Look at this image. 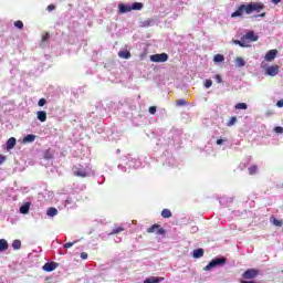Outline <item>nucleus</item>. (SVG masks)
Segmentation results:
<instances>
[{
    "mask_svg": "<svg viewBox=\"0 0 283 283\" xmlns=\"http://www.w3.org/2000/svg\"><path fill=\"white\" fill-rule=\"evenodd\" d=\"M265 6L263 2H250L248 4H240L235 12L231 14L232 19L235 17H243V14H253V12H262Z\"/></svg>",
    "mask_w": 283,
    "mask_h": 283,
    "instance_id": "obj_1",
    "label": "nucleus"
},
{
    "mask_svg": "<svg viewBox=\"0 0 283 283\" xmlns=\"http://www.w3.org/2000/svg\"><path fill=\"white\" fill-rule=\"evenodd\" d=\"M227 264V258H217L209 262L208 265L205 266V271H211V269H216V266H224Z\"/></svg>",
    "mask_w": 283,
    "mask_h": 283,
    "instance_id": "obj_2",
    "label": "nucleus"
},
{
    "mask_svg": "<svg viewBox=\"0 0 283 283\" xmlns=\"http://www.w3.org/2000/svg\"><path fill=\"white\" fill-rule=\"evenodd\" d=\"M72 171L74 176H77V178H87V176H90L87 169L82 165L73 166Z\"/></svg>",
    "mask_w": 283,
    "mask_h": 283,
    "instance_id": "obj_3",
    "label": "nucleus"
},
{
    "mask_svg": "<svg viewBox=\"0 0 283 283\" xmlns=\"http://www.w3.org/2000/svg\"><path fill=\"white\" fill-rule=\"evenodd\" d=\"M150 61L153 63H167V61H169V55L167 53L153 54L150 55Z\"/></svg>",
    "mask_w": 283,
    "mask_h": 283,
    "instance_id": "obj_4",
    "label": "nucleus"
},
{
    "mask_svg": "<svg viewBox=\"0 0 283 283\" xmlns=\"http://www.w3.org/2000/svg\"><path fill=\"white\" fill-rule=\"evenodd\" d=\"M260 275V270L258 269H248L244 273H242L243 280H255Z\"/></svg>",
    "mask_w": 283,
    "mask_h": 283,
    "instance_id": "obj_5",
    "label": "nucleus"
},
{
    "mask_svg": "<svg viewBox=\"0 0 283 283\" xmlns=\"http://www.w3.org/2000/svg\"><path fill=\"white\" fill-rule=\"evenodd\" d=\"M147 233H157V235H165L167 231L160 227V224L155 223L150 228L147 229Z\"/></svg>",
    "mask_w": 283,
    "mask_h": 283,
    "instance_id": "obj_6",
    "label": "nucleus"
},
{
    "mask_svg": "<svg viewBox=\"0 0 283 283\" xmlns=\"http://www.w3.org/2000/svg\"><path fill=\"white\" fill-rule=\"evenodd\" d=\"M259 36L255 35V32L248 31L242 38V41H249L250 43L258 41Z\"/></svg>",
    "mask_w": 283,
    "mask_h": 283,
    "instance_id": "obj_7",
    "label": "nucleus"
},
{
    "mask_svg": "<svg viewBox=\"0 0 283 283\" xmlns=\"http://www.w3.org/2000/svg\"><path fill=\"white\" fill-rule=\"evenodd\" d=\"M265 74H268V76H277V74H280V66L279 65L268 66L265 70Z\"/></svg>",
    "mask_w": 283,
    "mask_h": 283,
    "instance_id": "obj_8",
    "label": "nucleus"
},
{
    "mask_svg": "<svg viewBox=\"0 0 283 283\" xmlns=\"http://www.w3.org/2000/svg\"><path fill=\"white\" fill-rule=\"evenodd\" d=\"M59 266V263L56 262H48L45 263L42 269L43 271H45L46 273H52V271H55V269Z\"/></svg>",
    "mask_w": 283,
    "mask_h": 283,
    "instance_id": "obj_9",
    "label": "nucleus"
},
{
    "mask_svg": "<svg viewBox=\"0 0 283 283\" xmlns=\"http://www.w3.org/2000/svg\"><path fill=\"white\" fill-rule=\"evenodd\" d=\"M277 56V50L273 49V50H270L268 51V53L265 54V61H275Z\"/></svg>",
    "mask_w": 283,
    "mask_h": 283,
    "instance_id": "obj_10",
    "label": "nucleus"
},
{
    "mask_svg": "<svg viewBox=\"0 0 283 283\" xmlns=\"http://www.w3.org/2000/svg\"><path fill=\"white\" fill-rule=\"evenodd\" d=\"M36 117L40 123H45L48 120V113L45 111H39Z\"/></svg>",
    "mask_w": 283,
    "mask_h": 283,
    "instance_id": "obj_11",
    "label": "nucleus"
},
{
    "mask_svg": "<svg viewBox=\"0 0 283 283\" xmlns=\"http://www.w3.org/2000/svg\"><path fill=\"white\" fill-rule=\"evenodd\" d=\"M17 145V138L14 137H10L8 140H7V149L8 151H10V149H14V146Z\"/></svg>",
    "mask_w": 283,
    "mask_h": 283,
    "instance_id": "obj_12",
    "label": "nucleus"
},
{
    "mask_svg": "<svg viewBox=\"0 0 283 283\" xmlns=\"http://www.w3.org/2000/svg\"><path fill=\"white\" fill-rule=\"evenodd\" d=\"M119 14H127V12H132V7L126 4H119Z\"/></svg>",
    "mask_w": 283,
    "mask_h": 283,
    "instance_id": "obj_13",
    "label": "nucleus"
},
{
    "mask_svg": "<svg viewBox=\"0 0 283 283\" xmlns=\"http://www.w3.org/2000/svg\"><path fill=\"white\" fill-rule=\"evenodd\" d=\"M10 245L8 244V241L6 239H0V253H3V251H8V248Z\"/></svg>",
    "mask_w": 283,
    "mask_h": 283,
    "instance_id": "obj_14",
    "label": "nucleus"
},
{
    "mask_svg": "<svg viewBox=\"0 0 283 283\" xmlns=\"http://www.w3.org/2000/svg\"><path fill=\"white\" fill-rule=\"evenodd\" d=\"M119 59H132V53L127 50H122L118 52Z\"/></svg>",
    "mask_w": 283,
    "mask_h": 283,
    "instance_id": "obj_15",
    "label": "nucleus"
},
{
    "mask_svg": "<svg viewBox=\"0 0 283 283\" xmlns=\"http://www.w3.org/2000/svg\"><path fill=\"white\" fill-rule=\"evenodd\" d=\"M20 213H22V216H27V213H30V202H27L22 207H20Z\"/></svg>",
    "mask_w": 283,
    "mask_h": 283,
    "instance_id": "obj_16",
    "label": "nucleus"
},
{
    "mask_svg": "<svg viewBox=\"0 0 283 283\" xmlns=\"http://www.w3.org/2000/svg\"><path fill=\"white\" fill-rule=\"evenodd\" d=\"M59 214V210L54 207H51L46 211V216H50V218H54V216Z\"/></svg>",
    "mask_w": 283,
    "mask_h": 283,
    "instance_id": "obj_17",
    "label": "nucleus"
},
{
    "mask_svg": "<svg viewBox=\"0 0 283 283\" xmlns=\"http://www.w3.org/2000/svg\"><path fill=\"white\" fill-rule=\"evenodd\" d=\"M234 63H235L237 67H244L247 65V62H244V59H242V57H237L234 60Z\"/></svg>",
    "mask_w": 283,
    "mask_h": 283,
    "instance_id": "obj_18",
    "label": "nucleus"
},
{
    "mask_svg": "<svg viewBox=\"0 0 283 283\" xmlns=\"http://www.w3.org/2000/svg\"><path fill=\"white\" fill-rule=\"evenodd\" d=\"M202 255H205V250L199 248L193 251L192 258L198 259V258H202Z\"/></svg>",
    "mask_w": 283,
    "mask_h": 283,
    "instance_id": "obj_19",
    "label": "nucleus"
},
{
    "mask_svg": "<svg viewBox=\"0 0 283 283\" xmlns=\"http://www.w3.org/2000/svg\"><path fill=\"white\" fill-rule=\"evenodd\" d=\"M34 140H36V135H27L23 138V143H34Z\"/></svg>",
    "mask_w": 283,
    "mask_h": 283,
    "instance_id": "obj_20",
    "label": "nucleus"
},
{
    "mask_svg": "<svg viewBox=\"0 0 283 283\" xmlns=\"http://www.w3.org/2000/svg\"><path fill=\"white\" fill-rule=\"evenodd\" d=\"M161 280H163V279H160V277L151 276V277H149V279H146V280L144 281V283H160Z\"/></svg>",
    "mask_w": 283,
    "mask_h": 283,
    "instance_id": "obj_21",
    "label": "nucleus"
},
{
    "mask_svg": "<svg viewBox=\"0 0 283 283\" xmlns=\"http://www.w3.org/2000/svg\"><path fill=\"white\" fill-rule=\"evenodd\" d=\"M248 171L250 174V176H255V174H258V165H252L248 168Z\"/></svg>",
    "mask_w": 283,
    "mask_h": 283,
    "instance_id": "obj_22",
    "label": "nucleus"
},
{
    "mask_svg": "<svg viewBox=\"0 0 283 283\" xmlns=\"http://www.w3.org/2000/svg\"><path fill=\"white\" fill-rule=\"evenodd\" d=\"M238 123V117L232 116L228 123H227V127H233V125H235Z\"/></svg>",
    "mask_w": 283,
    "mask_h": 283,
    "instance_id": "obj_23",
    "label": "nucleus"
},
{
    "mask_svg": "<svg viewBox=\"0 0 283 283\" xmlns=\"http://www.w3.org/2000/svg\"><path fill=\"white\" fill-rule=\"evenodd\" d=\"M122 231H125V228L123 227L114 228L108 235H116L118 233H122Z\"/></svg>",
    "mask_w": 283,
    "mask_h": 283,
    "instance_id": "obj_24",
    "label": "nucleus"
},
{
    "mask_svg": "<svg viewBox=\"0 0 283 283\" xmlns=\"http://www.w3.org/2000/svg\"><path fill=\"white\" fill-rule=\"evenodd\" d=\"M142 8H144L143 2H135L130 7L132 10H140Z\"/></svg>",
    "mask_w": 283,
    "mask_h": 283,
    "instance_id": "obj_25",
    "label": "nucleus"
},
{
    "mask_svg": "<svg viewBox=\"0 0 283 283\" xmlns=\"http://www.w3.org/2000/svg\"><path fill=\"white\" fill-rule=\"evenodd\" d=\"M12 249H14L15 251H19V249H21V240H14L12 242Z\"/></svg>",
    "mask_w": 283,
    "mask_h": 283,
    "instance_id": "obj_26",
    "label": "nucleus"
},
{
    "mask_svg": "<svg viewBox=\"0 0 283 283\" xmlns=\"http://www.w3.org/2000/svg\"><path fill=\"white\" fill-rule=\"evenodd\" d=\"M213 61H214V63H222V61H224V55L217 54V55H214Z\"/></svg>",
    "mask_w": 283,
    "mask_h": 283,
    "instance_id": "obj_27",
    "label": "nucleus"
},
{
    "mask_svg": "<svg viewBox=\"0 0 283 283\" xmlns=\"http://www.w3.org/2000/svg\"><path fill=\"white\" fill-rule=\"evenodd\" d=\"M161 217H163V218H171V210H169V209H164V210L161 211Z\"/></svg>",
    "mask_w": 283,
    "mask_h": 283,
    "instance_id": "obj_28",
    "label": "nucleus"
},
{
    "mask_svg": "<svg viewBox=\"0 0 283 283\" xmlns=\"http://www.w3.org/2000/svg\"><path fill=\"white\" fill-rule=\"evenodd\" d=\"M234 107L235 109H248L249 105L247 103H238Z\"/></svg>",
    "mask_w": 283,
    "mask_h": 283,
    "instance_id": "obj_29",
    "label": "nucleus"
},
{
    "mask_svg": "<svg viewBox=\"0 0 283 283\" xmlns=\"http://www.w3.org/2000/svg\"><path fill=\"white\" fill-rule=\"evenodd\" d=\"M272 223L274 224V227H282L283 226V221L282 220H277V219H273Z\"/></svg>",
    "mask_w": 283,
    "mask_h": 283,
    "instance_id": "obj_30",
    "label": "nucleus"
},
{
    "mask_svg": "<svg viewBox=\"0 0 283 283\" xmlns=\"http://www.w3.org/2000/svg\"><path fill=\"white\" fill-rule=\"evenodd\" d=\"M14 25L19 29V30H23V21L18 20L14 22Z\"/></svg>",
    "mask_w": 283,
    "mask_h": 283,
    "instance_id": "obj_31",
    "label": "nucleus"
},
{
    "mask_svg": "<svg viewBox=\"0 0 283 283\" xmlns=\"http://www.w3.org/2000/svg\"><path fill=\"white\" fill-rule=\"evenodd\" d=\"M234 45H240V48H247V44L240 40H233Z\"/></svg>",
    "mask_w": 283,
    "mask_h": 283,
    "instance_id": "obj_32",
    "label": "nucleus"
},
{
    "mask_svg": "<svg viewBox=\"0 0 283 283\" xmlns=\"http://www.w3.org/2000/svg\"><path fill=\"white\" fill-rule=\"evenodd\" d=\"M176 105H177V107H182L184 105H187V101H185V99H178V101L176 102Z\"/></svg>",
    "mask_w": 283,
    "mask_h": 283,
    "instance_id": "obj_33",
    "label": "nucleus"
},
{
    "mask_svg": "<svg viewBox=\"0 0 283 283\" xmlns=\"http://www.w3.org/2000/svg\"><path fill=\"white\" fill-rule=\"evenodd\" d=\"M212 85H213V81H211V80H206L205 87H206L207 90H209V87H211Z\"/></svg>",
    "mask_w": 283,
    "mask_h": 283,
    "instance_id": "obj_34",
    "label": "nucleus"
},
{
    "mask_svg": "<svg viewBox=\"0 0 283 283\" xmlns=\"http://www.w3.org/2000/svg\"><path fill=\"white\" fill-rule=\"evenodd\" d=\"M48 103V101L45 98H40L38 102L39 107H43V105H45Z\"/></svg>",
    "mask_w": 283,
    "mask_h": 283,
    "instance_id": "obj_35",
    "label": "nucleus"
},
{
    "mask_svg": "<svg viewBox=\"0 0 283 283\" xmlns=\"http://www.w3.org/2000/svg\"><path fill=\"white\" fill-rule=\"evenodd\" d=\"M275 134H283V127L282 126H276L274 127Z\"/></svg>",
    "mask_w": 283,
    "mask_h": 283,
    "instance_id": "obj_36",
    "label": "nucleus"
},
{
    "mask_svg": "<svg viewBox=\"0 0 283 283\" xmlns=\"http://www.w3.org/2000/svg\"><path fill=\"white\" fill-rule=\"evenodd\" d=\"M240 283H262V282H259V281H255V280H241Z\"/></svg>",
    "mask_w": 283,
    "mask_h": 283,
    "instance_id": "obj_37",
    "label": "nucleus"
},
{
    "mask_svg": "<svg viewBox=\"0 0 283 283\" xmlns=\"http://www.w3.org/2000/svg\"><path fill=\"white\" fill-rule=\"evenodd\" d=\"M50 40V33H45L44 35H42V41L43 43H45V41Z\"/></svg>",
    "mask_w": 283,
    "mask_h": 283,
    "instance_id": "obj_38",
    "label": "nucleus"
},
{
    "mask_svg": "<svg viewBox=\"0 0 283 283\" xmlns=\"http://www.w3.org/2000/svg\"><path fill=\"white\" fill-rule=\"evenodd\" d=\"M73 244H76V241L65 243V244H64V249H71V247H72Z\"/></svg>",
    "mask_w": 283,
    "mask_h": 283,
    "instance_id": "obj_39",
    "label": "nucleus"
},
{
    "mask_svg": "<svg viewBox=\"0 0 283 283\" xmlns=\"http://www.w3.org/2000/svg\"><path fill=\"white\" fill-rule=\"evenodd\" d=\"M148 112H149V114H156V106H150L149 108H148Z\"/></svg>",
    "mask_w": 283,
    "mask_h": 283,
    "instance_id": "obj_40",
    "label": "nucleus"
},
{
    "mask_svg": "<svg viewBox=\"0 0 283 283\" xmlns=\"http://www.w3.org/2000/svg\"><path fill=\"white\" fill-rule=\"evenodd\" d=\"M48 10H49V12H52V10H56V6H54V4H49V6H48Z\"/></svg>",
    "mask_w": 283,
    "mask_h": 283,
    "instance_id": "obj_41",
    "label": "nucleus"
},
{
    "mask_svg": "<svg viewBox=\"0 0 283 283\" xmlns=\"http://www.w3.org/2000/svg\"><path fill=\"white\" fill-rule=\"evenodd\" d=\"M6 163V156L0 155V165H3Z\"/></svg>",
    "mask_w": 283,
    "mask_h": 283,
    "instance_id": "obj_42",
    "label": "nucleus"
},
{
    "mask_svg": "<svg viewBox=\"0 0 283 283\" xmlns=\"http://www.w3.org/2000/svg\"><path fill=\"white\" fill-rule=\"evenodd\" d=\"M81 259L82 260H87V252H82L81 253Z\"/></svg>",
    "mask_w": 283,
    "mask_h": 283,
    "instance_id": "obj_43",
    "label": "nucleus"
},
{
    "mask_svg": "<svg viewBox=\"0 0 283 283\" xmlns=\"http://www.w3.org/2000/svg\"><path fill=\"white\" fill-rule=\"evenodd\" d=\"M217 83H222V77L220 75H216Z\"/></svg>",
    "mask_w": 283,
    "mask_h": 283,
    "instance_id": "obj_44",
    "label": "nucleus"
},
{
    "mask_svg": "<svg viewBox=\"0 0 283 283\" xmlns=\"http://www.w3.org/2000/svg\"><path fill=\"white\" fill-rule=\"evenodd\" d=\"M272 3H274V6H277V3H281L282 0H271Z\"/></svg>",
    "mask_w": 283,
    "mask_h": 283,
    "instance_id": "obj_45",
    "label": "nucleus"
},
{
    "mask_svg": "<svg viewBox=\"0 0 283 283\" xmlns=\"http://www.w3.org/2000/svg\"><path fill=\"white\" fill-rule=\"evenodd\" d=\"M223 142H227V139H217V145H222Z\"/></svg>",
    "mask_w": 283,
    "mask_h": 283,
    "instance_id": "obj_46",
    "label": "nucleus"
},
{
    "mask_svg": "<svg viewBox=\"0 0 283 283\" xmlns=\"http://www.w3.org/2000/svg\"><path fill=\"white\" fill-rule=\"evenodd\" d=\"M276 105H277V107H283V101H282V99L279 101V102L276 103Z\"/></svg>",
    "mask_w": 283,
    "mask_h": 283,
    "instance_id": "obj_47",
    "label": "nucleus"
},
{
    "mask_svg": "<svg viewBox=\"0 0 283 283\" xmlns=\"http://www.w3.org/2000/svg\"><path fill=\"white\" fill-rule=\"evenodd\" d=\"M255 17L264 18V17H266V12H262L261 14H258V15H255Z\"/></svg>",
    "mask_w": 283,
    "mask_h": 283,
    "instance_id": "obj_48",
    "label": "nucleus"
}]
</instances>
